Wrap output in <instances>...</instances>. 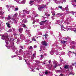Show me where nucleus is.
Here are the masks:
<instances>
[{"mask_svg": "<svg viewBox=\"0 0 76 76\" xmlns=\"http://www.w3.org/2000/svg\"><path fill=\"white\" fill-rule=\"evenodd\" d=\"M8 18H7V20H10V19H11V17L10 16V15H8Z\"/></svg>", "mask_w": 76, "mask_h": 76, "instance_id": "nucleus-14", "label": "nucleus"}, {"mask_svg": "<svg viewBox=\"0 0 76 76\" xmlns=\"http://www.w3.org/2000/svg\"><path fill=\"white\" fill-rule=\"evenodd\" d=\"M34 1H37V0H33Z\"/></svg>", "mask_w": 76, "mask_h": 76, "instance_id": "nucleus-58", "label": "nucleus"}, {"mask_svg": "<svg viewBox=\"0 0 76 76\" xmlns=\"http://www.w3.org/2000/svg\"><path fill=\"white\" fill-rule=\"evenodd\" d=\"M60 69H61V67H60Z\"/></svg>", "mask_w": 76, "mask_h": 76, "instance_id": "nucleus-57", "label": "nucleus"}, {"mask_svg": "<svg viewBox=\"0 0 76 76\" xmlns=\"http://www.w3.org/2000/svg\"><path fill=\"white\" fill-rule=\"evenodd\" d=\"M9 31L10 32H11L12 31V29H10L9 30Z\"/></svg>", "mask_w": 76, "mask_h": 76, "instance_id": "nucleus-28", "label": "nucleus"}, {"mask_svg": "<svg viewBox=\"0 0 76 76\" xmlns=\"http://www.w3.org/2000/svg\"><path fill=\"white\" fill-rule=\"evenodd\" d=\"M17 16H18V14L17 13V14H15L13 15V17H17Z\"/></svg>", "mask_w": 76, "mask_h": 76, "instance_id": "nucleus-21", "label": "nucleus"}, {"mask_svg": "<svg viewBox=\"0 0 76 76\" xmlns=\"http://www.w3.org/2000/svg\"><path fill=\"white\" fill-rule=\"evenodd\" d=\"M41 43L42 45H44L45 46V47H47V45H48V44H47V42H46L45 41H42L41 42Z\"/></svg>", "mask_w": 76, "mask_h": 76, "instance_id": "nucleus-2", "label": "nucleus"}, {"mask_svg": "<svg viewBox=\"0 0 76 76\" xmlns=\"http://www.w3.org/2000/svg\"><path fill=\"white\" fill-rule=\"evenodd\" d=\"M12 20H13L14 22H16V19H14L13 18H12Z\"/></svg>", "mask_w": 76, "mask_h": 76, "instance_id": "nucleus-27", "label": "nucleus"}, {"mask_svg": "<svg viewBox=\"0 0 76 76\" xmlns=\"http://www.w3.org/2000/svg\"><path fill=\"white\" fill-rule=\"evenodd\" d=\"M63 1L64 2H66V0H63Z\"/></svg>", "mask_w": 76, "mask_h": 76, "instance_id": "nucleus-45", "label": "nucleus"}, {"mask_svg": "<svg viewBox=\"0 0 76 76\" xmlns=\"http://www.w3.org/2000/svg\"><path fill=\"white\" fill-rule=\"evenodd\" d=\"M1 18L2 19H4V17H1Z\"/></svg>", "mask_w": 76, "mask_h": 76, "instance_id": "nucleus-44", "label": "nucleus"}, {"mask_svg": "<svg viewBox=\"0 0 76 76\" xmlns=\"http://www.w3.org/2000/svg\"><path fill=\"white\" fill-rule=\"evenodd\" d=\"M45 75H48V72L47 71H46L45 73Z\"/></svg>", "mask_w": 76, "mask_h": 76, "instance_id": "nucleus-29", "label": "nucleus"}, {"mask_svg": "<svg viewBox=\"0 0 76 76\" xmlns=\"http://www.w3.org/2000/svg\"><path fill=\"white\" fill-rule=\"evenodd\" d=\"M48 36V34H45V38L46 39H47V37Z\"/></svg>", "mask_w": 76, "mask_h": 76, "instance_id": "nucleus-20", "label": "nucleus"}, {"mask_svg": "<svg viewBox=\"0 0 76 76\" xmlns=\"http://www.w3.org/2000/svg\"><path fill=\"white\" fill-rule=\"evenodd\" d=\"M72 53H74V52H72Z\"/></svg>", "mask_w": 76, "mask_h": 76, "instance_id": "nucleus-56", "label": "nucleus"}, {"mask_svg": "<svg viewBox=\"0 0 76 76\" xmlns=\"http://www.w3.org/2000/svg\"><path fill=\"white\" fill-rule=\"evenodd\" d=\"M57 72H58L59 73H60L61 72V70H57Z\"/></svg>", "mask_w": 76, "mask_h": 76, "instance_id": "nucleus-32", "label": "nucleus"}, {"mask_svg": "<svg viewBox=\"0 0 76 76\" xmlns=\"http://www.w3.org/2000/svg\"><path fill=\"white\" fill-rule=\"evenodd\" d=\"M42 56H43V55H41V58H42Z\"/></svg>", "mask_w": 76, "mask_h": 76, "instance_id": "nucleus-42", "label": "nucleus"}, {"mask_svg": "<svg viewBox=\"0 0 76 76\" xmlns=\"http://www.w3.org/2000/svg\"><path fill=\"white\" fill-rule=\"evenodd\" d=\"M28 48L29 49H30V50H32V49L33 48L31 46H28Z\"/></svg>", "mask_w": 76, "mask_h": 76, "instance_id": "nucleus-13", "label": "nucleus"}, {"mask_svg": "<svg viewBox=\"0 0 76 76\" xmlns=\"http://www.w3.org/2000/svg\"><path fill=\"white\" fill-rule=\"evenodd\" d=\"M26 64H27V65H28V66L31 65V63H30V62H29V61H28V62H27Z\"/></svg>", "mask_w": 76, "mask_h": 76, "instance_id": "nucleus-16", "label": "nucleus"}, {"mask_svg": "<svg viewBox=\"0 0 76 76\" xmlns=\"http://www.w3.org/2000/svg\"><path fill=\"white\" fill-rule=\"evenodd\" d=\"M71 13H72V15H74V13H76V12H74L73 11H72L71 12Z\"/></svg>", "mask_w": 76, "mask_h": 76, "instance_id": "nucleus-17", "label": "nucleus"}, {"mask_svg": "<svg viewBox=\"0 0 76 76\" xmlns=\"http://www.w3.org/2000/svg\"><path fill=\"white\" fill-rule=\"evenodd\" d=\"M6 25H7V24L8 23H6Z\"/></svg>", "mask_w": 76, "mask_h": 76, "instance_id": "nucleus-60", "label": "nucleus"}, {"mask_svg": "<svg viewBox=\"0 0 76 76\" xmlns=\"http://www.w3.org/2000/svg\"><path fill=\"white\" fill-rule=\"evenodd\" d=\"M23 28H21L18 29V31L20 33H22L23 32Z\"/></svg>", "mask_w": 76, "mask_h": 76, "instance_id": "nucleus-4", "label": "nucleus"}, {"mask_svg": "<svg viewBox=\"0 0 76 76\" xmlns=\"http://www.w3.org/2000/svg\"><path fill=\"white\" fill-rule=\"evenodd\" d=\"M33 3H34V1H33L31 0L30 1L29 4H30L32 5V4Z\"/></svg>", "mask_w": 76, "mask_h": 76, "instance_id": "nucleus-11", "label": "nucleus"}, {"mask_svg": "<svg viewBox=\"0 0 76 76\" xmlns=\"http://www.w3.org/2000/svg\"><path fill=\"white\" fill-rule=\"evenodd\" d=\"M35 61L36 62V63H41V62H40V61H38L37 60H35Z\"/></svg>", "mask_w": 76, "mask_h": 76, "instance_id": "nucleus-12", "label": "nucleus"}, {"mask_svg": "<svg viewBox=\"0 0 76 76\" xmlns=\"http://www.w3.org/2000/svg\"><path fill=\"white\" fill-rule=\"evenodd\" d=\"M13 45H14V43H13Z\"/></svg>", "mask_w": 76, "mask_h": 76, "instance_id": "nucleus-62", "label": "nucleus"}, {"mask_svg": "<svg viewBox=\"0 0 76 76\" xmlns=\"http://www.w3.org/2000/svg\"><path fill=\"white\" fill-rule=\"evenodd\" d=\"M44 18L45 19V18H46V17H44Z\"/></svg>", "mask_w": 76, "mask_h": 76, "instance_id": "nucleus-54", "label": "nucleus"}, {"mask_svg": "<svg viewBox=\"0 0 76 76\" xmlns=\"http://www.w3.org/2000/svg\"><path fill=\"white\" fill-rule=\"evenodd\" d=\"M68 8H67V7L65 8L66 10H68Z\"/></svg>", "mask_w": 76, "mask_h": 76, "instance_id": "nucleus-38", "label": "nucleus"}, {"mask_svg": "<svg viewBox=\"0 0 76 76\" xmlns=\"http://www.w3.org/2000/svg\"><path fill=\"white\" fill-rule=\"evenodd\" d=\"M33 57H35V54L34 53V54L33 55Z\"/></svg>", "mask_w": 76, "mask_h": 76, "instance_id": "nucleus-35", "label": "nucleus"}, {"mask_svg": "<svg viewBox=\"0 0 76 76\" xmlns=\"http://www.w3.org/2000/svg\"><path fill=\"white\" fill-rule=\"evenodd\" d=\"M74 1H75V2H76V0H75Z\"/></svg>", "mask_w": 76, "mask_h": 76, "instance_id": "nucleus-52", "label": "nucleus"}, {"mask_svg": "<svg viewBox=\"0 0 76 76\" xmlns=\"http://www.w3.org/2000/svg\"><path fill=\"white\" fill-rule=\"evenodd\" d=\"M27 54H28V55H29V53H27Z\"/></svg>", "mask_w": 76, "mask_h": 76, "instance_id": "nucleus-59", "label": "nucleus"}, {"mask_svg": "<svg viewBox=\"0 0 76 76\" xmlns=\"http://www.w3.org/2000/svg\"><path fill=\"white\" fill-rule=\"evenodd\" d=\"M31 40L32 41H36V39L34 37H33Z\"/></svg>", "mask_w": 76, "mask_h": 76, "instance_id": "nucleus-15", "label": "nucleus"}, {"mask_svg": "<svg viewBox=\"0 0 76 76\" xmlns=\"http://www.w3.org/2000/svg\"><path fill=\"white\" fill-rule=\"evenodd\" d=\"M39 24L40 25H43V23L41 21V22L39 23Z\"/></svg>", "mask_w": 76, "mask_h": 76, "instance_id": "nucleus-23", "label": "nucleus"}, {"mask_svg": "<svg viewBox=\"0 0 76 76\" xmlns=\"http://www.w3.org/2000/svg\"><path fill=\"white\" fill-rule=\"evenodd\" d=\"M64 67L65 69H69V65H66L64 66Z\"/></svg>", "mask_w": 76, "mask_h": 76, "instance_id": "nucleus-7", "label": "nucleus"}, {"mask_svg": "<svg viewBox=\"0 0 76 76\" xmlns=\"http://www.w3.org/2000/svg\"><path fill=\"white\" fill-rule=\"evenodd\" d=\"M18 10H19V9H18V7L17 8H15V11H17Z\"/></svg>", "mask_w": 76, "mask_h": 76, "instance_id": "nucleus-19", "label": "nucleus"}, {"mask_svg": "<svg viewBox=\"0 0 76 76\" xmlns=\"http://www.w3.org/2000/svg\"><path fill=\"white\" fill-rule=\"evenodd\" d=\"M60 75L61 76H63L64 75H63V74L61 73L60 74Z\"/></svg>", "mask_w": 76, "mask_h": 76, "instance_id": "nucleus-39", "label": "nucleus"}, {"mask_svg": "<svg viewBox=\"0 0 76 76\" xmlns=\"http://www.w3.org/2000/svg\"><path fill=\"white\" fill-rule=\"evenodd\" d=\"M23 13H25V12L27 14H29V12L27 10H23Z\"/></svg>", "mask_w": 76, "mask_h": 76, "instance_id": "nucleus-5", "label": "nucleus"}, {"mask_svg": "<svg viewBox=\"0 0 76 76\" xmlns=\"http://www.w3.org/2000/svg\"><path fill=\"white\" fill-rule=\"evenodd\" d=\"M32 41H30V43H32Z\"/></svg>", "mask_w": 76, "mask_h": 76, "instance_id": "nucleus-49", "label": "nucleus"}, {"mask_svg": "<svg viewBox=\"0 0 76 76\" xmlns=\"http://www.w3.org/2000/svg\"><path fill=\"white\" fill-rule=\"evenodd\" d=\"M43 64H45V63H44Z\"/></svg>", "mask_w": 76, "mask_h": 76, "instance_id": "nucleus-53", "label": "nucleus"}, {"mask_svg": "<svg viewBox=\"0 0 76 76\" xmlns=\"http://www.w3.org/2000/svg\"><path fill=\"white\" fill-rule=\"evenodd\" d=\"M24 16H25V15H23V17H24Z\"/></svg>", "mask_w": 76, "mask_h": 76, "instance_id": "nucleus-55", "label": "nucleus"}, {"mask_svg": "<svg viewBox=\"0 0 76 76\" xmlns=\"http://www.w3.org/2000/svg\"><path fill=\"white\" fill-rule=\"evenodd\" d=\"M1 39H5V40H9V38L8 37V36L5 35H3L2 36Z\"/></svg>", "mask_w": 76, "mask_h": 76, "instance_id": "nucleus-1", "label": "nucleus"}, {"mask_svg": "<svg viewBox=\"0 0 76 76\" xmlns=\"http://www.w3.org/2000/svg\"><path fill=\"white\" fill-rule=\"evenodd\" d=\"M23 26V27H24V28H26V26L25 24H24Z\"/></svg>", "mask_w": 76, "mask_h": 76, "instance_id": "nucleus-33", "label": "nucleus"}, {"mask_svg": "<svg viewBox=\"0 0 76 76\" xmlns=\"http://www.w3.org/2000/svg\"><path fill=\"white\" fill-rule=\"evenodd\" d=\"M14 35L15 36H17V35H18V34L16 33H14Z\"/></svg>", "mask_w": 76, "mask_h": 76, "instance_id": "nucleus-34", "label": "nucleus"}, {"mask_svg": "<svg viewBox=\"0 0 76 76\" xmlns=\"http://www.w3.org/2000/svg\"><path fill=\"white\" fill-rule=\"evenodd\" d=\"M2 13H3V12H2L1 11H0V15H1V14H2Z\"/></svg>", "mask_w": 76, "mask_h": 76, "instance_id": "nucleus-40", "label": "nucleus"}, {"mask_svg": "<svg viewBox=\"0 0 76 76\" xmlns=\"http://www.w3.org/2000/svg\"><path fill=\"white\" fill-rule=\"evenodd\" d=\"M47 21V20H45V21H42V23H45Z\"/></svg>", "mask_w": 76, "mask_h": 76, "instance_id": "nucleus-25", "label": "nucleus"}, {"mask_svg": "<svg viewBox=\"0 0 76 76\" xmlns=\"http://www.w3.org/2000/svg\"><path fill=\"white\" fill-rule=\"evenodd\" d=\"M8 41H9V40H5V42L6 43V47H8V45L9 44V42H8Z\"/></svg>", "mask_w": 76, "mask_h": 76, "instance_id": "nucleus-6", "label": "nucleus"}, {"mask_svg": "<svg viewBox=\"0 0 76 76\" xmlns=\"http://www.w3.org/2000/svg\"><path fill=\"white\" fill-rule=\"evenodd\" d=\"M24 60H25V62H26V63H28V59H27V60L24 59Z\"/></svg>", "mask_w": 76, "mask_h": 76, "instance_id": "nucleus-24", "label": "nucleus"}, {"mask_svg": "<svg viewBox=\"0 0 76 76\" xmlns=\"http://www.w3.org/2000/svg\"><path fill=\"white\" fill-rule=\"evenodd\" d=\"M20 48H22V49H23V46H20Z\"/></svg>", "mask_w": 76, "mask_h": 76, "instance_id": "nucleus-36", "label": "nucleus"}, {"mask_svg": "<svg viewBox=\"0 0 76 76\" xmlns=\"http://www.w3.org/2000/svg\"><path fill=\"white\" fill-rule=\"evenodd\" d=\"M48 16H50V14H48Z\"/></svg>", "mask_w": 76, "mask_h": 76, "instance_id": "nucleus-43", "label": "nucleus"}, {"mask_svg": "<svg viewBox=\"0 0 76 76\" xmlns=\"http://www.w3.org/2000/svg\"><path fill=\"white\" fill-rule=\"evenodd\" d=\"M39 75L40 76H42V75H40V74H39Z\"/></svg>", "mask_w": 76, "mask_h": 76, "instance_id": "nucleus-50", "label": "nucleus"}, {"mask_svg": "<svg viewBox=\"0 0 76 76\" xmlns=\"http://www.w3.org/2000/svg\"><path fill=\"white\" fill-rule=\"evenodd\" d=\"M65 39L66 40H67V38H65Z\"/></svg>", "mask_w": 76, "mask_h": 76, "instance_id": "nucleus-48", "label": "nucleus"}, {"mask_svg": "<svg viewBox=\"0 0 76 76\" xmlns=\"http://www.w3.org/2000/svg\"><path fill=\"white\" fill-rule=\"evenodd\" d=\"M51 59H50L49 60L48 63L49 64H51Z\"/></svg>", "mask_w": 76, "mask_h": 76, "instance_id": "nucleus-26", "label": "nucleus"}, {"mask_svg": "<svg viewBox=\"0 0 76 76\" xmlns=\"http://www.w3.org/2000/svg\"><path fill=\"white\" fill-rule=\"evenodd\" d=\"M7 26L8 27H9L10 28V24H7Z\"/></svg>", "mask_w": 76, "mask_h": 76, "instance_id": "nucleus-30", "label": "nucleus"}, {"mask_svg": "<svg viewBox=\"0 0 76 76\" xmlns=\"http://www.w3.org/2000/svg\"><path fill=\"white\" fill-rule=\"evenodd\" d=\"M45 35L44 34L43 35V37H45Z\"/></svg>", "mask_w": 76, "mask_h": 76, "instance_id": "nucleus-47", "label": "nucleus"}, {"mask_svg": "<svg viewBox=\"0 0 76 76\" xmlns=\"http://www.w3.org/2000/svg\"><path fill=\"white\" fill-rule=\"evenodd\" d=\"M19 53L20 54H22L23 53V50L22 49H20L19 51Z\"/></svg>", "mask_w": 76, "mask_h": 76, "instance_id": "nucleus-8", "label": "nucleus"}, {"mask_svg": "<svg viewBox=\"0 0 76 76\" xmlns=\"http://www.w3.org/2000/svg\"><path fill=\"white\" fill-rule=\"evenodd\" d=\"M22 22L24 23H26L27 22V20L24 19L23 20Z\"/></svg>", "mask_w": 76, "mask_h": 76, "instance_id": "nucleus-10", "label": "nucleus"}, {"mask_svg": "<svg viewBox=\"0 0 76 76\" xmlns=\"http://www.w3.org/2000/svg\"><path fill=\"white\" fill-rule=\"evenodd\" d=\"M52 15H53V16H55V15H56V14L54 13H53Z\"/></svg>", "mask_w": 76, "mask_h": 76, "instance_id": "nucleus-37", "label": "nucleus"}, {"mask_svg": "<svg viewBox=\"0 0 76 76\" xmlns=\"http://www.w3.org/2000/svg\"><path fill=\"white\" fill-rule=\"evenodd\" d=\"M58 8H60V9H62V6H58Z\"/></svg>", "mask_w": 76, "mask_h": 76, "instance_id": "nucleus-31", "label": "nucleus"}, {"mask_svg": "<svg viewBox=\"0 0 76 76\" xmlns=\"http://www.w3.org/2000/svg\"><path fill=\"white\" fill-rule=\"evenodd\" d=\"M74 32H76V28L75 29V30H73Z\"/></svg>", "mask_w": 76, "mask_h": 76, "instance_id": "nucleus-41", "label": "nucleus"}, {"mask_svg": "<svg viewBox=\"0 0 76 76\" xmlns=\"http://www.w3.org/2000/svg\"><path fill=\"white\" fill-rule=\"evenodd\" d=\"M58 66V65H57V64H55V66H54L55 68H56Z\"/></svg>", "mask_w": 76, "mask_h": 76, "instance_id": "nucleus-18", "label": "nucleus"}, {"mask_svg": "<svg viewBox=\"0 0 76 76\" xmlns=\"http://www.w3.org/2000/svg\"><path fill=\"white\" fill-rule=\"evenodd\" d=\"M49 69V70H50V69H51V67H50Z\"/></svg>", "mask_w": 76, "mask_h": 76, "instance_id": "nucleus-46", "label": "nucleus"}, {"mask_svg": "<svg viewBox=\"0 0 76 76\" xmlns=\"http://www.w3.org/2000/svg\"><path fill=\"white\" fill-rule=\"evenodd\" d=\"M41 51V50H39V51Z\"/></svg>", "mask_w": 76, "mask_h": 76, "instance_id": "nucleus-61", "label": "nucleus"}, {"mask_svg": "<svg viewBox=\"0 0 76 76\" xmlns=\"http://www.w3.org/2000/svg\"><path fill=\"white\" fill-rule=\"evenodd\" d=\"M40 50H42V48H41V47H40Z\"/></svg>", "mask_w": 76, "mask_h": 76, "instance_id": "nucleus-51", "label": "nucleus"}, {"mask_svg": "<svg viewBox=\"0 0 76 76\" xmlns=\"http://www.w3.org/2000/svg\"><path fill=\"white\" fill-rule=\"evenodd\" d=\"M18 57L19 58L20 60H21L22 59V58L20 56H18Z\"/></svg>", "mask_w": 76, "mask_h": 76, "instance_id": "nucleus-22", "label": "nucleus"}, {"mask_svg": "<svg viewBox=\"0 0 76 76\" xmlns=\"http://www.w3.org/2000/svg\"><path fill=\"white\" fill-rule=\"evenodd\" d=\"M61 44H65L66 43V42H67V41H64V40H63L62 41H61Z\"/></svg>", "mask_w": 76, "mask_h": 76, "instance_id": "nucleus-9", "label": "nucleus"}, {"mask_svg": "<svg viewBox=\"0 0 76 76\" xmlns=\"http://www.w3.org/2000/svg\"><path fill=\"white\" fill-rule=\"evenodd\" d=\"M45 7H46V5H44V4H43L42 6L38 8V9L39 10L41 11L42 10V9H44Z\"/></svg>", "mask_w": 76, "mask_h": 76, "instance_id": "nucleus-3", "label": "nucleus"}, {"mask_svg": "<svg viewBox=\"0 0 76 76\" xmlns=\"http://www.w3.org/2000/svg\"><path fill=\"white\" fill-rule=\"evenodd\" d=\"M69 52H71V51H69Z\"/></svg>", "mask_w": 76, "mask_h": 76, "instance_id": "nucleus-63", "label": "nucleus"}, {"mask_svg": "<svg viewBox=\"0 0 76 76\" xmlns=\"http://www.w3.org/2000/svg\"><path fill=\"white\" fill-rule=\"evenodd\" d=\"M22 36H23V35H22Z\"/></svg>", "mask_w": 76, "mask_h": 76, "instance_id": "nucleus-64", "label": "nucleus"}]
</instances>
